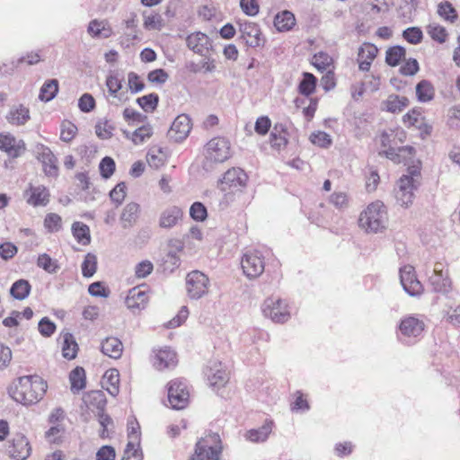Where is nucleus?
Returning a JSON list of instances; mask_svg holds the SVG:
<instances>
[{"instance_id":"54","label":"nucleus","mask_w":460,"mask_h":460,"mask_svg":"<svg viewBox=\"0 0 460 460\" xmlns=\"http://www.w3.org/2000/svg\"><path fill=\"white\" fill-rule=\"evenodd\" d=\"M37 265L49 273H54L59 268L58 261L47 253H41L38 256Z\"/></svg>"},{"instance_id":"53","label":"nucleus","mask_w":460,"mask_h":460,"mask_svg":"<svg viewBox=\"0 0 460 460\" xmlns=\"http://www.w3.org/2000/svg\"><path fill=\"white\" fill-rule=\"evenodd\" d=\"M77 135V127L69 120H64L60 126V139L64 142L72 141Z\"/></svg>"},{"instance_id":"63","label":"nucleus","mask_w":460,"mask_h":460,"mask_svg":"<svg viewBox=\"0 0 460 460\" xmlns=\"http://www.w3.org/2000/svg\"><path fill=\"white\" fill-rule=\"evenodd\" d=\"M240 7L248 16H255L260 12V4L257 0H240Z\"/></svg>"},{"instance_id":"40","label":"nucleus","mask_w":460,"mask_h":460,"mask_svg":"<svg viewBox=\"0 0 460 460\" xmlns=\"http://www.w3.org/2000/svg\"><path fill=\"white\" fill-rule=\"evenodd\" d=\"M312 65L320 72L335 69L333 58L327 53L320 51L314 55Z\"/></svg>"},{"instance_id":"36","label":"nucleus","mask_w":460,"mask_h":460,"mask_svg":"<svg viewBox=\"0 0 460 460\" xmlns=\"http://www.w3.org/2000/svg\"><path fill=\"white\" fill-rule=\"evenodd\" d=\"M296 25L295 15L289 11L279 13L274 19V26L279 31H288Z\"/></svg>"},{"instance_id":"23","label":"nucleus","mask_w":460,"mask_h":460,"mask_svg":"<svg viewBox=\"0 0 460 460\" xmlns=\"http://www.w3.org/2000/svg\"><path fill=\"white\" fill-rule=\"evenodd\" d=\"M186 44L190 49L199 55H203L211 47L208 35L200 31L190 34L186 38Z\"/></svg>"},{"instance_id":"49","label":"nucleus","mask_w":460,"mask_h":460,"mask_svg":"<svg viewBox=\"0 0 460 460\" xmlns=\"http://www.w3.org/2000/svg\"><path fill=\"white\" fill-rule=\"evenodd\" d=\"M427 32L433 40L441 44L445 43L448 37L446 28L438 23L429 24Z\"/></svg>"},{"instance_id":"2","label":"nucleus","mask_w":460,"mask_h":460,"mask_svg":"<svg viewBox=\"0 0 460 460\" xmlns=\"http://www.w3.org/2000/svg\"><path fill=\"white\" fill-rule=\"evenodd\" d=\"M47 383L40 376H22L9 388L11 397L24 405L33 404L40 401L46 394Z\"/></svg>"},{"instance_id":"58","label":"nucleus","mask_w":460,"mask_h":460,"mask_svg":"<svg viewBox=\"0 0 460 460\" xmlns=\"http://www.w3.org/2000/svg\"><path fill=\"white\" fill-rule=\"evenodd\" d=\"M127 195V187L125 182L118 183L111 191L110 199L116 207L122 204Z\"/></svg>"},{"instance_id":"35","label":"nucleus","mask_w":460,"mask_h":460,"mask_svg":"<svg viewBox=\"0 0 460 460\" xmlns=\"http://www.w3.org/2000/svg\"><path fill=\"white\" fill-rule=\"evenodd\" d=\"M317 86V78L311 73L305 72L302 75V79L298 84V93L305 97L314 93Z\"/></svg>"},{"instance_id":"41","label":"nucleus","mask_w":460,"mask_h":460,"mask_svg":"<svg viewBox=\"0 0 460 460\" xmlns=\"http://www.w3.org/2000/svg\"><path fill=\"white\" fill-rule=\"evenodd\" d=\"M62 355L66 359H74L78 351V345L69 332L63 334Z\"/></svg>"},{"instance_id":"56","label":"nucleus","mask_w":460,"mask_h":460,"mask_svg":"<svg viewBox=\"0 0 460 460\" xmlns=\"http://www.w3.org/2000/svg\"><path fill=\"white\" fill-rule=\"evenodd\" d=\"M158 101L159 98L156 93H150L139 97L137 102L145 111L153 112L157 107Z\"/></svg>"},{"instance_id":"31","label":"nucleus","mask_w":460,"mask_h":460,"mask_svg":"<svg viewBox=\"0 0 460 460\" xmlns=\"http://www.w3.org/2000/svg\"><path fill=\"white\" fill-rule=\"evenodd\" d=\"M399 328L403 335L415 337L422 332L424 323L419 319L410 316L401 322Z\"/></svg>"},{"instance_id":"39","label":"nucleus","mask_w":460,"mask_h":460,"mask_svg":"<svg viewBox=\"0 0 460 460\" xmlns=\"http://www.w3.org/2000/svg\"><path fill=\"white\" fill-rule=\"evenodd\" d=\"M437 13L448 23H455L458 19L457 11L449 1L440 2L437 6Z\"/></svg>"},{"instance_id":"8","label":"nucleus","mask_w":460,"mask_h":460,"mask_svg":"<svg viewBox=\"0 0 460 460\" xmlns=\"http://www.w3.org/2000/svg\"><path fill=\"white\" fill-rule=\"evenodd\" d=\"M207 160L213 163H224L231 157V144L225 137H214L205 146Z\"/></svg>"},{"instance_id":"24","label":"nucleus","mask_w":460,"mask_h":460,"mask_svg":"<svg viewBox=\"0 0 460 460\" xmlns=\"http://www.w3.org/2000/svg\"><path fill=\"white\" fill-rule=\"evenodd\" d=\"M84 402L94 414L104 411L106 405V397L103 392L100 390L91 391L84 395Z\"/></svg>"},{"instance_id":"16","label":"nucleus","mask_w":460,"mask_h":460,"mask_svg":"<svg viewBox=\"0 0 460 460\" xmlns=\"http://www.w3.org/2000/svg\"><path fill=\"white\" fill-rule=\"evenodd\" d=\"M377 47L370 42H364L358 50L357 61L361 71H369L373 61L378 54Z\"/></svg>"},{"instance_id":"43","label":"nucleus","mask_w":460,"mask_h":460,"mask_svg":"<svg viewBox=\"0 0 460 460\" xmlns=\"http://www.w3.org/2000/svg\"><path fill=\"white\" fill-rule=\"evenodd\" d=\"M143 27L146 31H161L164 25L162 15L155 12L143 14Z\"/></svg>"},{"instance_id":"37","label":"nucleus","mask_w":460,"mask_h":460,"mask_svg":"<svg viewBox=\"0 0 460 460\" xmlns=\"http://www.w3.org/2000/svg\"><path fill=\"white\" fill-rule=\"evenodd\" d=\"M272 430V422L269 421L264 423L258 429H251L246 432L245 438L247 440L253 443L264 442L268 439Z\"/></svg>"},{"instance_id":"44","label":"nucleus","mask_w":460,"mask_h":460,"mask_svg":"<svg viewBox=\"0 0 460 460\" xmlns=\"http://www.w3.org/2000/svg\"><path fill=\"white\" fill-rule=\"evenodd\" d=\"M58 92V82L57 79L46 81L40 88L39 98L43 102H49L55 98Z\"/></svg>"},{"instance_id":"6","label":"nucleus","mask_w":460,"mask_h":460,"mask_svg":"<svg viewBox=\"0 0 460 460\" xmlns=\"http://www.w3.org/2000/svg\"><path fill=\"white\" fill-rule=\"evenodd\" d=\"M248 175L241 169L233 167L227 170L218 182V188L226 195L241 192L246 186Z\"/></svg>"},{"instance_id":"9","label":"nucleus","mask_w":460,"mask_h":460,"mask_svg":"<svg viewBox=\"0 0 460 460\" xmlns=\"http://www.w3.org/2000/svg\"><path fill=\"white\" fill-rule=\"evenodd\" d=\"M190 394L187 386L180 380H172L168 384V401L172 408L181 410L189 403Z\"/></svg>"},{"instance_id":"64","label":"nucleus","mask_w":460,"mask_h":460,"mask_svg":"<svg viewBox=\"0 0 460 460\" xmlns=\"http://www.w3.org/2000/svg\"><path fill=\"white\" fill-rule=\"evenodd\" d=\"M17 252V246L11 242H5L0 244V257L4 261L13 259Z\"/></svg>"},{"instance_id":"7","label":"nucleus","mask_w":460,"mask_h":460,"mask_svg":"<svg viewBox=\"0 0 460 460\" xmlns=\"http://www.w3.org/2000/svg\"><path fill=\"white\" fill-rule=\"evenodd\" d=\"M243 274L249 279L260 277L265 269V256L257 249L246 251L241 259Z\"/></svg>"},{"instance_id":"45","label":"nucleus","mask_w":460,"mask_h":460,"mask_svg":"<svg viewBox=\"0 0 460 460\" xmlns=\"http://www.w3.org/2000/svg\"><path fill=\"white\" fill-rule=\"evenodd\" d=\"M71 391L75 394L85 386V372L83 367H75L69 376Z\"/></svg>"},{"instance_id":"57","label":"nucleus","mask_w":460,"mask_h":460,"mask_svg":"<svg viewBox=\"0 0 460 460\" xmlns=\"http://www.w3.org/2000/svg\"><path fill=\"white\" fill-rule=\"evenodd\" d=\"M97 269V258L93 253H87L82 263V273L84 277H92Z\"/></svg>"},{"instance_id":"11","label":"nucleus","mask_w":460,"mask_h":460,"mask_svg":"<svg viewBox=\"0 0 460 460\" xmlns=\"http://www.w3.org/2000/svg\"><path fill=\"white\" fill-rule=\"evenodd\" d=\"M263 313L275 323H285L289 318L287 305L280 299L268 298L265 300Z\"/></svg>"},{"instance_id":"21","label":"nucleus","mask_w":460,"mask_h":460,"mask_svg":"<svg viewBox=\"0 0 460 460\" xmlns=\"http://www.w3.org/2000/svg\"><path fill=\"white\" fill-rule=\"evenodd\" d=\"M177 356L170 348L161 349L156 351L154 366L159 371L174 367L177 365Z\"/></svg>"},{"instance_id":"59","label":"nucleus","mask_w":460,"mask_h":460,"mask_svg":"<svg viewBox=\"0 0 460 460\" xmlns=\"http://www.w3.org/2000/svg\"><path fill=\"white\" fill-rule=\"evenodd\" d=\"M113 129V127L108 120H101L95 125V134L101 139L111 138Z\"/></svg>"},{"instance_id":"14","label":"nucleus","mask_w":460,"mask_h":460,"mask_svg":"<svg viewBox=\"0 0 460 460\" xmlns=\"http://www.w3.org/2000/svg\"><path fill=\"white\" fill-rule=\"evenodd\" d=\"M25 144L22 140H17L9 133H0V150L8 156L16 158L25 151Z\"/></svg>"},{"instance_id":"47","label":"nucleus","mask_w":460,"mask_h":460,"mask_svg":"<svg viewBox=\"0 0 460 460\" xmlns=\"http://www.w3.org/2000/svg\"><path fill=\"white\" fill-rule=\"evenodd\" d=\"M123 118L129 128H135L144 122L148 121L146 115L141 114L132 108H126L123 111Z\"/></svg>"},{"instance_id":"12","label":"nucleus","mask_w":460,"mask_h":460,"mask_svg":"<svg viewBox=\"0 0 460 460\" xmlns=\"http://www.w3.org/2000/svg\"><path fill=\"white\" fill-rule=\"evenodd\" d=\"M191 128L190 118L186 114H180L172 121L168 135L174 142H181L189 136Z\"/></svg>"},{"instance_id":"30","label":"nucleus","mask_w":460,"mask_h":460,"mask_svg":"<svg viewBox=\"0 0 460 460\" xmlns=\"http://www.w3.org/2000/svg\"><path fill=\"white\" fill-rule=\"evenodd\" d=\"M101 349L104 355L117 359L122 355L123 345L118 338L109 337L102 342Z\"/></svg>"},{"instance_id":"46","label":"nucleus","mask_w":460,"mask_h":460,"mask_svg":"<svg viewBox=\"0 0 460 460\" xmlns=\"http://www.w3.org/2000/svg\"><path fill=\"white\" fill-rule=\"evenodd\" d=\"M43 226L48 233H58L63 227L62 217L57 213H48L44 217Z\"/></svg>"},{"instance_id":"3","label":"nucleus","mask_w":460,"mask_h":460,"mask_svg":"<svg viewBox=\"0 0 460 460\" xmlns=\"http://www.w3.org/2000/svg\"><path fill=\"white\" fill-rule=\"evenodd\" d=\"M387 210L384 203L376 200L367 205L360 213L358 226L367 233H377L386 227Z\"/></svg>"},{"instance_id":"20","label":"nucleus","mask_w":460,"mask_h":460,"mask_svg":"<svg viewBox=\"0 0 460 460\" xmlns=\"http://www.w3.org/2000/svg\"><path fill=\"white\" fill-rule=\"evenodd\" d=\"M208 379L211 385L222 387L229 380V374L219 361H213L208 366L207 373Z\"/></svg>"},{"instance_id":"48","label":"nucleus","mask_w":460,"mask_h":460,"mask_svg":"<svg viewBox=\"0 0 460 460\" xmlns=\"http://www.w3.org/2000/svg\"><path fill=\"white\" fill-rule=\"evenodd\" d=\"M186 283L192 288H207L209 284V279L202 271L192 270L187 275Z\"/></svg>"},{"instance_id":"38","label":"nucleus","mask_w":460,"mask_h":460,"mask_svg":"<svg viewBox=\"0 0 460 460\" xmlns=\"http://www.w3.org/2000/svg\"><path fill=\"white\" fill-rule=\"evenodd\" d=\"M400 280L402 288H416L420 284L411 265H404L400 269Z\"/></svg>"},{"instance_id":"32","label":"nucleus","mask_w":460,"mask_h":460,"mask_svg":"<svg viewBox=\"0 0 460 460\" xmlns=\"http://www.w3.org/2000/svg\"><path fill=\"white\" fill-rule=\"evenodd\" d=\"M71 232L76 242L84 246L91 243V231L89 226L80 221L74 222L71 226Z\"/></svg>"},{"instance_id":"51","label":"nucleus","mask_w":460,"mask_h":460,"mask_svg":"<svg viewBox=\"0 0 460 460\" xmlns=\"http://www.w3.org/2000/svg\"><path fill=\"white\" fill-rule=\"evenodd\" d=\"M116 171V163L111 156L103 157L99 164V172L102 178L110 179Z\"/></svg>"},{"instance_id":"52","label":"nucleus","mask_w":460,"mask_h":460,"mask_svg":"<svg viewBox=\"0 0 460 460\" xmlns=\"http://www.w3.org/2000/svg\"><path fill=\"white\" fill-rule=\"evenodd\" d=\"M309 140L313 145L321 148H328L332 144L331 136L321 130L313 132L309 137Z\"/></svg>"},{"instance_id":"10","label":"nucleus","mask_w":460,"mask_h":460,"mask_svg":"<svg viewBox=\"0 0 460 460\" xmlns=\"http://www.w3.org/2000/svg\"><path fill=\"white\" fill-rule=\"evenodd\" d=\"M131 129H122L124 137L135 146H140L147 142L154 135V127L148 121L144 122Z\"/></svg>"},{"instance_id":"33","label":"nucleus","mask_w":460,"mask_h":460,"mask_svg":"<svg viewBox=\"0 0 460 460\" xmlns=\"http://www.w3.org/2000/svg\"><path fill=\"white\" fill-rule=\"evenodd\" d=\"M119 374L117 369L111 368L104 373L102 385L111 395L116 396L119 394Z\"/></svg>"},{"instance_id":"19","label":"nucleus","mask_w":460,"mask_h":460,"mask_svg":"<svg viewBox=\"0 0 460 460\" xmlns=\"http://www.w3.org/2000/svg\"><path fill=\"white\" fill-rule=\"evenodd\" d=\"M241 38L245 44L252 48L259 47L262 41L259 25L255 22H246L240 26Z\"/></svg>"},{"instance_id":"27","label":"nucleus","mask_w":460,"mask_h":460,"mask_svg":"<svg viewBox=\"0 0 460 460\" xmlns=\"http://www.w3.org/2000/svg\"><path fill=\"white\" fill-rule=\"evenodd\" d=\"M288 135L287 127L283 123H276L270 135L271 147L277 149L285 147L288 143Z\"/></svg>"},{"instance_id":"62","label":"nucleus","mask_w":460,"mask_h":460,"mask_svg":"<svg viewBox=\"0 0 460 460\" xmlns=\"http://www.w3.org/2000/svg\"><path fill=\"white\" fill-rule=\"evenodd\" d=\"M271 128V120L268 116H260L254 125L255 132L260 136L268 134Z\"/></svg>"},{"instance_id":"34","label":"nucleus","mask_w":460,"mask_h":460,"mask_svg":"<svg viewBox=\"0 0 460 460\" xmlns=\"http://www.w3.org/2000/svg\"><path fill=\"white\" fill-rule=\"evenodd\" d=\"M416 97L420 102H429L435 97V87L429 80L420 81L415 88Z\"/></svg>"},{"instance_id":"28","label":"nucleus","mask_w":460,"mask_h":460,"mask_svg":"<svg viewBox=\"0 0 460 460\" xmlns=\"http://www.w3.org/2000/svg\"><path fill=\"white\" fill-rule=\"evenodd\" d=\"M87 31L93 38L104 39L111 37L113 33L112 28L108 21H99L96 19L90 22Z\"/></svg>"},{"instance_id":"22","label":"nucleus","mask_w":460,"mask_h":460,"mask_svg":"<svg viewBox=\"0 0 460 460\" xmlns=\"http://www.w3.org/2000/svg\"><path fill=\"white\" fill-rule=\"evenodd\" d=\"M148 293L142 289H128L125 297V304L131 311H140L146 307L148 303Z\"/></svg>"},{"instance_id":"42","label":"nucleus","mask_w":460,"mask_h":460,"mask_svg":"<svg viewBox=\"0 0 460 460\" xmlns=\"http://www.w3.org/2000/svg\"><path fill=\"white\" fill-rule=\"evenodd\" d=\"M29 119L30 111L23 105L12 109L7 117L8 121L13 125H23Z\"/></svg>"},{"instance_id":"61","label":"nucleus","mask_w":460,"mask_h":460,"mask_svg":"<svg viewBox=\"0 0 460 460\" xmlns=\"http://www.w3.org/2000/svg\"><path fill=\"white\" fill-rule=\"evenodd\" d=\"M190 216L196 221H204L208 217L207 208L201 202H194L190 206Z\"/></svg>"},{"instance_id":"29","label":"nucleus","mask_w":460,"mask_h":460,"mask_svg":"<svg viewBox=\"0 0 460 460\" xmlns=\"http://www.w3.org/2000/svg\"><path fill=\"white\" fill-rule=\"evenodd\" d=\"M140 206L136 202L128 203L120 215V223L124 228L135 225L139 217Z\"/></svg>"},{"instance_id":"18","label":"nucleus","mask_w":460,"mask_h":460,"mask_svg":"<svg viewBox=\"0 0 460 460\" xmlns=\"http://www.w3.org/2000/svg\"><path fill=\"white\" fill-rule=\"evenodd\" d=\"M26 201L33 207L46 206L49 202V191L43 185H30L24 192Z\"/></svg>"},{"instance_id":"17","label":"nucleus","mask_w":460,"mask_h":460,"mask_svg":"<svg viewBox=\"0 0 460 460\" xmlns=\"http://www.w3.org/2000/svg\"><path fill=\"white\" fill-rule=\"evenodd\" d=\"M31 447L28 439L22 434H16L11 440L9 455L17 460H25L31 455Z\"/></svg>"},{"instance_id":"26","label":"nucleus","mask_w":460,"mask_h":460,"mask_svg":"<svg viewBox=\"0 0 460 460\" xmlns=\"http://www.w3.org/2000/svg\"><path fill=\"white\" fill-rule=\"evenodd\" d=\"M38 158L43 165L46 175L56 177L58 174V159L49 147L42 148Z\"/></svg>"},{"instance_id":"50","label":"nucleus","mask_w":460,"mask_h":460,"mask_svg":"<svg viewBox=\"0 0 460 460\" xmlns=\"http://www.w3.org/2000/svg\"><path fill=\"white\" fill-rule=\"evenodd\" d=\"M405 57V49L401 46L389 48L385 52V62L391 66H396Z\"/></svg>"},{"instance_id":"13","label":"nucleus","mask_w":460,"mask_h":460,"mask_svg":"<svg viewBox=\"0 0 460 460\" xmlns=\"http://www.w3.org/2000/svg\"><path fill=\"white\" fill-rule=\"evenodd\" d=\"M402 122L407 128H415L421 133L429 135L431 132V126L426 122L421 108L414 107L402 116Z\"/></svg>"},{"instance_id":"25","label":"nucleus","mask_w":460,"mask_h":460,"mask_svg":"<svg viewBox=\"0 0 460 460\" xmlns=\"http://www.w3.org/2000/svg\"><path fill=\"white\" fill-rule=\"evenodd\" d=\"M410 104V100L406 96L398 94H390L386 100L382 102V111L390 113H400Z\"/></svg>"},{"instance_id":"15","label":"nucleus","mask_w":460,"mask_h":460,"mask_svg":"<svg viewBox=\"0 0 460 460\" xmlns=\"http://www.w3.org/2000/svg\"><path fill=\"white\" fill-rule=\"evenodd\" d=\"M183 218V210L176 205L164 208L159 215L158 225L163 229L176 226Z\"/></svg>"},{"instance_id":"60","label":"nucleus","mask_w":460,"mask_h":460,"mask_svg":"<svg viewBox=\"0 0 460 460\" xmlns=\"http://www.w3.org/2000/svg\"><path fill=\"white\" fill-rule=\"evenodd\" d=\"M402 36L406 41L411 44H419L421 42L423 34L420 28L418 27H411L406 29Z\"/></svg>"},{"instance_id":"4","label":"nucleus","mask_w":460,"mask_h":460,"mask_svg":"<svg viewBox=\"0 0 460 460\" xmlns=\"http://www.w3.org/2000/svg\"><path fill=\"white\" fill-rule=\"evenodd\" d=\"M407 171L408 173L402 175L399 179L397 182V189L395 190V199L397 203L405 208H408L413 202V192L417 189V185L420 179V162L409 166Z\"/></svg>"},{"instance_id":"1","label":"nucleus","mask_w":460,"mask_h":460,"mask_svg":"<svg viewBox=\"0 0 460 460\" xmlns=\"http://www.w3.org/2000/svg\"><path fill=\"white\" fill-rule=\"evenodd\" d=\"M406 139V133L400 128L384 130L377 137L382 148L380 152L394 163H406L415 155V149L410 146H402Z\"/></svg>"},{"instance_id":"5","label":"nucleus","mask_w":460,"mask_h":460,"mask_svg":"<svg viewBox=\"0 0 460 460\" xmlns=\"http://www.w3.org/2000/svg\"><path fill=\"white\" fill-rule=\"evenodd\" d=\"M221 440L217 434L201 438L195 447L190 460H220Z\"/></svg>"},{"instance_id":"55","label":"nucleus","mask_w":460,"mask_h":460,"mask_svg":"<svg viewBox=\"0 0 460 460\" xmlns=\"http://www.w3.org/2000/svg\"><path fill=\"white\" fill-rule=\"evenodd\" d=\"M132 442H128L122 460H142V452L139 448V443L135 438Z\"/></svg>"}]
</instances>
